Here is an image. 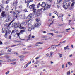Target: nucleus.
I'll list each match as a JSON object with an SVG mask.
<instances>
[{
    "label": "nucleus",
    "instance_id": "obj_1",
    "mask_svg": "<svg viewBox=\"0 0 75 75\" xmlns=\"http://www.w3.org/2000/svg\"><path fill=\"white\" fill-rule=\"evenodd\" d=\"M29 8L30 9H33V12L35 13V12H36V9L35 8V6L34 4H32L31 5H30L29 6Z\"/></svg>",
    "mask_w": 75,
    "mask_h": 75
},
{
    "label": "nucleus",
    "instance_id": "obj_2",
    "mask_svg": "<svg viewBox=\"0 0 75 75\" xmlns=\"http://www.w3.org/2000/svg\"><path fill=\"white\" fill-rule=\"evenodd\" d=\"M19 13H20V11H14L13 14H14L16 15L15 16L16 18H17V17H18V16H17V15H19Z\"/></svg>",
    "mask_w": 75,
    "mask_h": 75
},
{
    "label": "nucleus",
    "instance_id": "obj_3",
    "mask_svg": "<svg viewBox=\"0 0 75 75\" xmlns=\"http://www.w3.org/2000/svg\"><path fill=\"white\" fill-rule=\"evenodd\" d=\"M41 9H39L37 11V13H36V16L37 17H38L41 14Z\"/></svg>",
    "mask_w": 75,
    "mask_h": 75
},
{
    "label": "nucleus",
    "instance_id": "obj_4",
    "mask_svg": "<svg viewBox=\"0 0 75 75\" xmlns=\"http://www.w3.org/2000/svg\"><path fill=\"white\" fill-rule=\"evenodd\" d=\"M63 7L65 8V9H67V8H68L67 3H66L65 2L63 3Z\"/></svg>",
    "mask_w": 75,
    "mask_h": 75
},
{
    "label": "nucleus",
    "instance_id": "obj_5",
    "mask_svg": "<svg viewBox=\"0 0 75 75\" xmlns=\"http://www.w3.org/2000/svg\"><path fill=\"white\" fill-rule=\"evenodd\" d=\"M16 25H17V26H18V27H19V28L20 29H24V27H21V25H20V24H19V23H17L16 24Z\"/></svg>",
    "mask_w": 75,
    "mask_h": 75
},
{
    "label": "nucleus",
    "instance_id": "obj_6",
    "mask_svg": "<svg viewBox=\"0 0 75 75\" xmlns=\"http://www.w3.org/2000/svg\"><path fill=\"white\" fill-rule=\"evenodd\" d=\"M41 25V23H36L34 25V27H39Z\"/></svg>",
    "mask_w": 75,
    "mask_h": 75
},
{
    "label": "nucleus",
    "instance_id": "obj_7",
    "mask_svg": "<svg viewBox=\"0 0 75 75\" xmlns=\"http://www.w3.org/2000/svg\"><path fill=\"white\" fill-rule=\"evenodd\" d=\"M44 44V42H37L36 44L35 45L36 46H40L39 45L37 44Z\"/></svg>",
    "mask_w": 75,
    "mask_h": 75
},
{
    "label": "nucleus",
    "instance_id": "obj_8",
    "mask_svg": "<svg viewBox=\"0 0 75 75\" xmlns=\"http://www.w3.org/2000/svg\"><path fill=\"white\" fill-rule=\"evenodd\" d=\"M33 17V14L31 13L29 14L27 16L28 18H31Z\"/></svg>",
    "mask_w": 75,
    "mask_h": 75
},
{
    "label": "nucleus",
    "instance_id": "obj_9",
    "mask_svg": "<svg viewBox=\"0 0 75 75\" xmlns=\"http://www.w3.org/2000/svg\"><path fill=\"white\" fill-rule=\"evenodd\" d=\"M41 6L42 7H45V6H46V4L45 3L42 2L41 5Z\"/></svg>",
    "mask_w": 75,
    "mask_h": 75
},
{
    "label": "nucleus",
    "instance_id": "obj_10",
    "mask_svg": "<svg viewBox=\"0 0 75 75\" xmlns=\"http://www.w3.org/2000/svg\"><path fill=\"white\" fill-rule=\"evenodd\" d=\"M25 3H30V2H33V0H29V1H27L26 0H25Z\"/></svg>",
    "mask_w": 75,
    "mask_h": 75
},
{
    "label": "nucleus",
    "instance_id": "obj_11",
    "mask_svg": "<svg viewBox=\"0 0 75 75\" xmlns=\"http://www.w3.org/2000/svg\"><path fill=\"white\" fill-rule=\"evenodd\" d=\"M14 19H13L12 21H11L9 23V25H8V27H10V25H11V24L13 22H14Z\"/></svg>",
    "mask_w": 75,
    "mask_h": 75
},
{
    "label": "nucleus",
    "instance_id": "obj_12",
    "mask_svg": "<svg viewBox=\"0 0 75 75\" xmlns=\"http://www.w3.org/2000/svg\"><path fill=\"white\" fill-rule=\"evenodd\" d=\"M56 45L57 46L58 45H53L51 46V48L52 49H54V48H56Z\"/></svg>",
    "mask_w": 75,
    "mask_h": 75
},
{
    "label": "nucleus",
    "instance_id": "obj_13",
    "mask_svg": "<svg viewBox=\"0 0 75 75\" xmlns=\"http://www.w3.org/2000/svg\"><path fill=\"white\" fill-rule=\"evenodd\" d=\"M11 35H14V36L15 37L16 34H15V32H14V30H12L11 32Z\"/></svg>",
    "mask_w": 75,
    "mask_h": 75
},
{
    "label": "nucleus",
    "instance_id": "obj_14",
    "mask_svg": "<svg viewBox=\"0 0 75 75\" xmlns=\"http://www.w3.org/2000/svg\"><path fill=\"white\" fill-rule=\"evenodd\" d=\"M7 18L9 21H11V19H12V18L10 16H8Z\"/></svg>",
    "mask_w": 75,
    "mask_h": 75
},
{
    "label": "nucleus",
    "instance_id": "obj_15",
    "mask_svg": "<svg viewBox=\"0 0 75 75\" xmlns=\"http://www.w3.org/2000/svg\"><path fill=\"white\" fill-rule=\"evenodd\" d=\"M5 12H3L1 13V16H2L3 17H4V16H5Z\"/></svg>",
    "mask_w": 75,
    "mask_h": 75
},
{
    "label": "nucleus",
    "instance_id": "obj_16",
    "mask_svg": "<svg viewBox=\"0 0 75 75\" xmlns=\"http://www.w3.org/2000/svg\"><path fill=\"white\" fill-rule=\"evenodd\" d=\"M24 15H20L19 16V18H23V17H25Z\"/></svg>",
    "mask_w": 75,
    "mask_h": 75
},
{
    "label": "nucleus",
    "instance_id": "obj_17",
    "mask_svg": "<svg viewBox=\"0 0 75 75\" xmlns=\"http://www.w3.org/2000/svg\"><path fill=\"white\" fill-rule=\"evenodd\" d=\"M8 33V32L7 31H6V33L5 35H4V37L5 38H7V33Z\"/></svg>",
    "mask_w": 75,
    "mask_h": 75
},
{
    "label": "nucleus",
    "instance_id": "obj_18",
    "mask_svg": "<svg viewBox=\"0 0 75 75\" xmlns=\"http://www.w3.org/2000/svg\"><path fill=\"white\" fill-rule=\"evenodd\" d=\"M74 4H75V2H74L72 3L71 5V8H72L74 6Z\"/></svg>",
    "mask_w": 75,
    "mask_h": 75
},
{
    "label": "nucleus",
    "instance_id": "obj_19",
    "mask_svg": "<svg viewBox=\"0 0 75 75\" xmlns=\"http://www.w3.org/2000/svg\"><path fill=\"white\" fill-rule=\"evenodd\" d=\"M5 31H6V29L4 28H2V33L5 32Z\"/></svg>",
    "mask_w": 75,
    "mask_h": 75
},
{
    "label": "nucleus",
    "instance_id": "obj_20",
    "mask_svg": "<svg viewBox=\"0 0 75 75\" xmlns=\"http://www.w3.org/2000/svg\"><path fill=\"white\" fill-rule=\"evenodd\" d=\"M13 6H14V7H16V6H17V4L15 2H14L13 3Z\"/></svg>",
    "mask_w": 75,
    "mask_h": 75
},
{
    "label": "nucleus",
    "instance_id": "obj_21",
    "mask_svg": "<svg viewBox=\"0 0 75 75\" xmlns=\"http://www.w3.org/2000/svg\"><path fill=\"white\" fill-rule=\"evenodd\" d=\"M36 20L37 22H38L40 20V18H38L36 19Z\"/></svg>",
    "mask_w": 75,
    "mask_h": 75
},
{
    "label": "nucleus",
    "instance_id": "obj_22",
    "mask_svg": "<svg viewBox=\"0 0 75 75\" xmlns=\"http://www.w3.org/2000/svg\"><path fill=\"white\" fill-rule=\"evenodd\" d=\"M14 61H15L14 60H11V59H9L8 60V62H14Z\"/></svg>",
    "mask_w": 75,
    "mask_h": 75
},
{
    "label": "nucleus",
    "instance_id": "obj_23",
    "mask_svg": "<svg viewBox=\"0 0 75 75\" xmlns=\"http://www.w3.org/2000/svg\"><path fill=\"white\" fill-rule=\"evenodd\" d=\"M53 52H50V56H49V57H52V54H53Z\"/></svg>",
    "mask_w": 75,
    "mask_h": 75
},
{
    "label": "nucleus",
    "instance_id": "obj_24",
    "mask_svg": "<svg viewBox=\"0 0 75 75\" xmlns=\"http://www.w3.org/2000/svg\"><path fill=\"white\" fill-rule=\"evenodd\" d=\"M58 55H59V56L60 58H61L62 57V54H60V53H58Z\"/></svg>",
    "mask_w": 75,
    "mask_h": 75
},
{
    "label": "nucleus",
    "instance_id": "obj_25",
    "mask_svg": "<svg viewBox=\"0 0 75 75\" xmlns=\"http://www.w3.org/2000/svg\"><path fill=\"white\" fill-rule=\"evenodd\" d=\"M31 19L27 20V23H29L30 22H31Z\"/></svg>",
    "mask_w": 75,
    "mask_h": 75
},
{
    "label": "nucleus",
    "instance_id": "obj_26",
    "mask_svg": "<svg viewBox=\"0 0 75 75\" xmlns=\"http://www.w3.org/2000/svg\"><path fill=\"white\" fill-rule=\"evenodd\" d=\"M70 5H71V2H69L68 4V5H67L68 8V7H70Z\"/></svg>",
    "mask_w": 75,
    "mask_h": 75
},
{
    "label": "nucleus",
    "instance_id": "obj_27",
    "mask_svg": "<svg viewBox=\"0 0 75 75\" xmlns=\"http://www.w3.org/2000/svg\"><path fill=\"white\" fill-rule=\"evenodd\" d=\"M69 47V46H67L66 47H65L64 48V50H67V49Z\"/></svg>",
    "mask_w": 75,
    "mask_h": 75
},
{
    "label": "nucleus",
    "instance_id": "obj_28",
    "mask_svg": "<svg viewBox=\"0 0 75 75\" xmlns=\"http://www.w3.org/2000/svg\"><path fill=\"white\" fill-rule=\"evenodd\" d=\"M5 21V22H8V21H9V20H8V18H7Z\"/></svg>",
    "mask_w": 75,
    "mask_h": 75
},
{
    "label": "nucleus",
    "instance_id": "obj_29",
    "mask_svg": "<svg viewBox=\"0 0 75 75\" xmlns=\"http://www.w3.org/2000/svg\"><path fill=\"white\" fill-rule=\"evenodd\" d=\"M25 31V30H22L20 31V33H24Z\"/></svg>",
    "mask_w": 75,
    "mask_h": 75
},
{
    "label": "nucleus",
    "instance_id": "obj_30",
    "mask_svg": "<svg viewBox=\"0 0 75 75\" xmlns=\"http://www.w3.org/2000/svg\"><path fill=\"white\" fill-rule=\"evenodd\" d=\"M71 74V72L70 71H68L67 73V75H70V74Z\"/></svg>",
    "mask_w": 75,
    "mask_h": 75
},
{
    "label": "nucleus",
    "instance_id": "obj_31",
    "mask_svg": "<svg viewBox=\"0 0 75 75\" xmlns=\"http://www.w3.org/2000/svg\"><path fill=\"white\" fill-rule=\"evenodd\" d=\"M68 64L69 65H70V66H71L72 65V63H71V62H68Z\"/></svg>",
    "mask_w": 75,
    "mask_h": 75
},
{
    "label": "nucleus",
    "instance_id": "obj_32",
    "mask_svg": "<svg viewBox=\"0 0 75 75\" xmlns=\"http://www.w3.org/2000/svg\"><path fill=\"white\" fill-rule=\"evenodd\" d=\"M31 28L29 27L28 28V30L29 31H31Z\"/></svg>",
    "mask_w": 75,
    "mask_h": 75
},
{
    "label": "nucleus",
    "instance_id": "obj_33",
    "mask_svg": "<svg viewBox=\"0 0 75 75\" xmlns=\"http://www.w3.org/2000/svg\"><path fill=\"white\" fill-rule=\"evenodd\" d=\"M20 33H16V34L17 35V36L18 37H20Z\"/></svg>",
    "mask_w": 75,
    "mask_h": 75
},
{
    "label": "nucleus",
    "instance_id": "obj_34",
    "mask_svg": "<svg viewBox=\"0 0 75 75\" xmlns=\"http://www.w3.org/2000/svg\"><path fill=\"white\" fill-rule=\"evenodd\" d=\"M5 58H8H8H10V56H5Z\"/></svg>",
    "mask_w": 75,
    "mask_h": 75
},
{
    "label": "nucleus",
    "instance_id": "obj_35",
    "mask_svg": "<svg viewBox=\"0 0 75 75\" xmlns=\"http://www.w3.org/2000/svg\"><path fill=\"white\" fill-rule=\"evenodd\" d=\"M23 57H24V56L23 55H21L20 56H19L18 57L19 58H21L22 59V58H23Z\"/></svg>",
    "mask_w": 75,
    "mask_h": 75
},
{
    "label": "nucleus",
    "instance_id": "obj_36",
    "mask_svg": "<svg viewBox=\"0 0 75 75\" xmlns=\"http://www.w3.org/2000/svg\"><path fill=\"white\" fill-rule=\"evenodd\" d=\"M28 63H27L24 66V67H26L25 68H26L27 67H28Z\"/></svg>",
    "mask_w": 75,
    "mask_h": 75
},
{
    "label": "nucleus",
    "instance_id": "obj_37",
    "mask_svg": "<svg viewBox=\"0 0 75 75\" xmlns=\"http://www.w3.org/2000/svg\"><path fill=\"white\" fill-rule=\"evenodd\" d=\"M54 14H56L57 16H58V13L57 12V11H54Z\"/></svg>",
    "mask_w": 75,
    "mask_h": 75
},
{
    "label": "nucleus",
    "instance_id": "obj_38",
    "mask_svg": "<svg viewBox=\"0 0 75 75\" xmlns=\"http://www.w3.org/2000/svg\"><path fill=\"white\" fill-rule=\"evenodd\" d=\"M51 7V5H47V8H50Z\"/></svg>",
    "mask_w": 75,
    "mask_h": 75
},
{
    "label": "nucleus",
    "instance_id": "obj_39",
    "mask_svg": "<svg viewBox=\"0 0 75 75\" xmlns=\"http://www.w3.org/2000/svg\"><path fill=\"white\" fill-rule=\"evenodd\" d=\"M11 35H10L9 36V39L11 40Z\"/></svg>",
    "mask_w": 75,
    "mask_h": 75
},
{
    "label": "nucleus",
    "instance_id": "obj_40",
    "mask_svg": "<svg viewBox=\"0 0 75 75\" xmlns=\"http://www.w3.org/2000/svg\"><path fill=\"white\" fill-rule=\"evenodd\" d=\"M19 8H23V6H22V5H20L19 6Z\"/></svg>",
    "mask_w": 75,
    "mask_h": 75
},
{
    "label": "nucleus",
    "instance_id": "obj_41",
    "mask_svg": "<svg viewBox=\"0 0 75 75\" xmlns=\"http://www.w3.org/2000/svg\"><path fill=\"white\" fill-rule=\"evenodd\" d=\"M24 11H25V12H28V11H27V9L25 8V9L24 10Z\"/></svg>",
    "mask_w": 75,
    "mask_h": 75
},
{
    "label": "nucleus",
    "instance_id": "obj_42",
    "mask_svg": "<svg viewBox=\"0 0 75 75\" xmlns=\"http://www.w3.org/2000/svg\"><path fill=\"white\" fill-rule=\"evenodd\" d=\"M5 74H6V75H8V74H9V71H8L7 72H6Z\"/></svg>",
    "mask_w": 75,
    "mask_h": 75
},
{
    "label": "nucleus",
    "instance_id": "obj_43",
    "mask_svg": "<svg viewBox=\"0 0 75 75\" xmlns=\"http://www.w3.org/2000/svg\"><path fill=\"white\" fill-rule=\"evenodd\" d=\"M17 45H22V43L18 44Z\"/></svg>",
    "mask_w": 75,
    "mask_h": 75
},
{
    "label": "nucleus",
    "instance_id": "obj_44",
    "mask_svg": "<svg viewBox=\"0 0 75 75\" xmlns=\"http://www.w3.org/2000/svg\"><path fill=\"white\" fill-rule=\"evenodd\" d=\"M11 50H12L11 49H8V51L9 52H11Z\"/></svg>",
    "mask_w": 75,
    "mask_h": 75
},
{
    "label": "nucleus",
    "instance_id": "obj_45",
    "mask_svg": "<svg viewBox=\"0 0 75 75\" xmlns=\"http://www.w3.org/2000/svg\"><path fill=\"white\" fill-rule=\"evenodd\" d=\"M59 1V3H62V0H60L59 1V0H57V1L58 2V1Z\"/></svg>",
    "mask_w": 75,
    "mask_h": 75
},
{
    "label": "nucleus",
    "instance_id": "obj_46",
    "mask_svg": "<svg viewBox=\"0 0 75 75\" xmlns=\"http://www.w3.org/2000/svg\"><path fill=\"white\" fill-rule=\"evenodd\" d=\"M49 34H51V35H52V36H54V34L51 33H50Z\"/></svg>",
    "mask_w": 75,
    "mask_h": 75
},
{
    "label": "nucleus",
    "instance_id": "obj_47",
    "mask_svg": "<svg viewBox=\"0 0 75 75\" xmlns=\"http://www.w3.org/2000/svg\"><path fill=\"white\" fill-rule=\"evenodd\" d=\"M70 1V0H65V1L66 2H68Z\"/></svg>",
    "mask_w": 75,
    "mask_h": 75
},
{
    "label": "nucleus",
    "instance_id": "obj_48",
    "mask_svg": "<svg viewBox=\"0 0 75 75\" xmlns=\"http://www.w3.org/2000/svg\"><path fill=\"white\" fill-rule=\"evenodd\" d=\"M14 54H15L16 55H18V53H17L16 52H14Z\"/></svg>",
    "mask_w": 75,
    "mask_h": 75
},
{
    "label": "nucleus",
    "instance_id": "obj_49",
    "mask_svg": "<svg viewBox=\"0 0 75 75\" xmlns=\"http://www.w3.org/2000/svg\"><path fill=\"white\" fill-rule=\"evenodd\" d=\"M27 7H28L29 6V3H27Z\"/></svg>",
    "mask_w": 75,
    "mask_h": 75
},
{
    "label": "nucleus",
    "instance_id": "obj_50",
    "mask_svg": "<svg viewBox=\"0 0 75 75\" xmlns=\"http://www.w3.org/2000/svg\"><path fill=\"white\" fill-rule=\"evenodd\" d=\"M38 6H41V5L40 3H39L38 4Z\"/></svg>",
    "mask_w": 75,
    "mask_h": 75
},
{
    "label": "nucleus",
    "instance_id": "obj_51",
    "mask_svg": "<svg viewBox=\"0 0 75 75\" xmlns=\"http://www.w3.org/2000/svg\"><path fill=\"white\" fill-rule=\"evenodd\" d=\"M53 21H52V23H50V25H49V26H50L51 24H53Z\"/></svg>",
    "mask_w": 75,
    "mask_h": 75
},
{
    "label": "nucleus",
    "instance_id": "obj_52",
    "mask_svg": "<svg viewBox=\"0 0 75 75\" xmlns=\"http://www.w3.org/2000/svg\"><path fill=\"white\" fill-rule=\"evenodd\" d=\"M46 57H48V56H49V54H48V53L47 54H46Z\"/></svg>",
    "mask_w": 75,
    "mask_h": 75
},
{
    "label": "nucleus",
    "instance_id": "obj_53",
    "mask_svg": "<svg viewBox=\"0 0 75 75\" xmlns=\"http://www.w3.org/2000/svg\"><path fill=\"white\" fill-rule=\"evenodd\" d=\"M16 62H13V63H11V64H13V65H15L16 64Z\"/></svg>",
    "mask_w": 75,
    "mask_h": 75
},
{
    "label": "nucleus",
    "instance_id": "obj_54",
    "mask_svg": "<svg viewBox=\"0 0 75 75\" xmlns=\"http://www.w3.org/2000/svg\"><path fill=\"white\" fill-rule=\"evenodd\" d=\"M1 8H2V10H4V7H3V6H1Z\"/></svg>",
    "mask_w": 75,
    "mask_h": 75
},
{
    "label": "nucleus",
    "instance_id": "obj_55",
    "mask_svg": "<svg viewBox=\"0 0 75 75\" xmlns=\"http://www.w3.org/2000/svg\"><path fill=\"white\" fill-rule=\"evenodd\" d=\"M14 27H15V28H17V27H18V26H17V25H15Z\"/></svg>",
    "mask_w": 75,
    "mask_h": 75
},
{
    "label": "nucleus",
    "instance_id": "obj_56",
    "mask_svg": "<svg viewBox=\"0 0 75 75\" xmlns=\"http://www.w3.org/2000/svg\"><path fill=\"white\" fill-rule=\"evenodd\" d=\"M62 68H64V65L63 64L62 66Z\"/></svg>",
    "mask_w": 75,
    "mask_h": 75
},
{
    "label": "nucleus",
    "instance_id": "obj_57",
    "mask_svg": "<svg viewBox=\"0 0 75 75\" xmlns=\"http://www.w3.org/2000/svg\"><path fill=\"white\" fill-rule=\"evenodd\" d=\"M4 25L5 26H7V25H8V24H7V23L5 24Z\"/></svg>",
    "mask_w": 75,
    "mask_h": 75
},
{
    "label": "nucleus",
    "instance_id": "obj_58",
    "mask_svg": "<svg viewBox=\"0 0 75 75\" xmlns=\"http://www.w3.org/2000/svg\"><path fill=\"white\" fill-rule=\"evenodd\" d=\"M10 48L9 46H8L6 48V49H8V48Z\"/></svg>",
    "mask_w": 75,
    "mask_h": 75
},
{
    "label": "nucleus",
    "instance_id": "obj_59",
    "mask_svg": "<svg viewBox=\"0 0 75 75\" xmlns=\"http://www.w3.org/2000/svg\"><path fill=\"white\" fill-rule=\"evenodd\" d=\"M43 10H46V8H43Z\"/></svg>",
    "mask_w": 75,
    "mask_h": 75
},
{
    "label": "nucleus",
    "instance_id": "obj_60",
    "mask_svg": "<svg viewBox=\"0 0 75 75\" xmlns=\"http://www.w3.org/2000/svg\"><path fill=\"white\" fill-rule=\"evenodd\" d=\"M12 25H15V23H13Z\"/></svg>",
    "mask_w": 75,
    "mask_h": 75
},
{
    "label": "nucleus",
    "instance_id": "obj_61",
    "mask_svg": "<svg viewBox=\"0 0 75 75\" xmlns=\"http://www.w3.org/2000/svg\"><path fill=\"white\" fill-rule=\"evenodd\" d=\"M8 7H9L7 5V7H6V8L7 9H8Z\"/></svg>",
    "mask_w": 75,
    "mask_h": 75
},
{
    "label": "nucleus",
    "instance_id": "obj_62",
    "mask_svg": "<svg viewBox=\"0 0 75 75\" xmlns=\"http://www.w3.org/2000/svg\"><path fill=\"white\" fill-rule=\"evenodd\" d=\"M57 7H58V8H59V5H57Z\"/></svg>",
    "mask_w": 75,
    "mask_h": 75
},
{
    "label": "nucleus",
    "instance_id": "obj_63",
    "mask_svg": "<svg viewBox=\"0 0 75 75\" xmlns=\"http://www.w3.org/2000/svg\"><path fill=\"white\" fill-rule=\"evenodd\" d=\"M65 42H66V40H65L64 41H63L62 43H65Z\"/></svg>",
    "mask_w": 75,
    "mask_h": 75
},
{
    "label": "nucleus",
    "instance_id": "obj_64",
    "mask_svg": "<svg viewBox=\"0 0 75 75\" xmlns=\"http://www.w3.org/2000/svg\"><path fill=\"white\" fill-rule=\"evenodd\" d=\"M0 44H3V43L1 41H0Z\"/></svg>",
    "mask_w": 75,
    "mask_h": 75
}]
</instances>
